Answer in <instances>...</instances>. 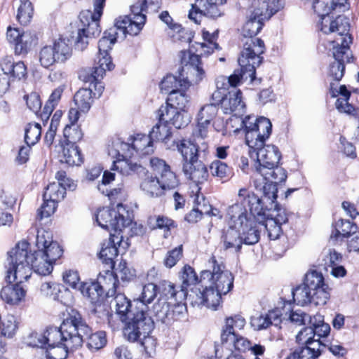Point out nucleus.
I'll return each instance as SVG.
<instances>
[{
    "mask_svg": "<svg viewBox=\"0 0 359 359\" xmlns=\"http://www.w3.org/2000/svg\"><path fill=\"white\" fill-rule=\"evenodd\" d=\"M159 18L163 22H164L166 25H168L171 29H172L173 30L176 31L178 33V34H179L178 39L180 40H181L182 38H184V34H187V37L185 39V41H187V42L191 41V39L192 37L191 32L188 33V32L186 31L184 28H182L181 27V25H173L172 26V19L170 16L168 11H163L160 14Z\"/></svg>",
    "mask_w": 359,
    "mask_h": 359,
    "instance_id": "obj_61",
    "label": "nucleus"
},
{
    "mask_svg": "<svg viewBox=\"0 0 359 359\" xmlns=\"http://www.w3.org/2000/svg\"><path fill=\"white\" fill-rule=\"evenodd\" d=\"M40 290L43 295L50 297L54 301L59 302L64 305L68 304V300L71 297L70 291L62 285L56 283H43L41 284Z\"/></svg>",
    "mask_w": 359,
    "mask_h": 359,
    "instance_id": "obj_28",
    "label": "nucleus"
},
{
    "mask_svg": "<svg viewBox=\"0 0 359 359\" xmlns=\"http://www.w3.org/2000/svg\"><path fill=\"white\" fill-rule=\"evenodd\" d=\"M106 0H93V13L89 11L81 12L79 19L82 27L79 28L74 41L75 48L83 51L88 45L90 38L98 36L101 32L100 19Z\"/></svg>",
    "mask_w": 359,
    "mask_h": 359,
    "instance_id": "obj_5",
    "label": "nucleus"
},
{
    "mask_svg": "<svg viewBox=\"0 0 359 359\" xmlns=\"http://www.w3.org/2000/svg\"><path fill=\"white\" fill-rule=\"evenodd\" d=\"M187 88H179L174 93H170L167 99L165 106L169 108H175L177 110L184 111L189 102V98L185 93Z\"/></svg>",
    "mask_w": 359,
    "mask_h": 359,
    "instance_id": "obj_46",
    "label": "nucleus"
},
{
    "mask_svg": "<svg viewBox=\"0 0 359 359\" xmlns=\"http://www.w3.org/2000/svg\"><path fill=\"white\" fill-rule=\"evenodd\" d=\"M128 246V238L124 240L123 234L110 232L109 241L102 244L99 253L100 259L110 268H113L114 265V259L118 254V248L126 250Z\"/></svg>",
    "mask_w": 359,
    "mask_h": 359,
    "instance_id": "obj_19",
    "label": "nucleus"
},
{
    "mask_svg": "<svg viewBox=\"0 0 359 359\" xmlns=\"http://www.w3.org/2000/svg\"><path fill=\"white\" fill-rule=\"evenodd\" d=\"M320 29L325 34L337 33L335 39L332 41L333 46H340L341 41L346 39L345 38L353 40L349 34V20L344 15H339L333 20H330L329 15L320 17Z\"/></svg>",
    "mask_w": 359,
    "mask_h": 359,
    "instance_id": "obj_13",
    "label": "nucleus"
},
{
    "mask_svg": "<svg viewBox=\"0 0 359 359\" xmlns=\"http://www.w3.org/2000/svg\"><path fill=\"white\" fill-rule=\"evenodd\" d=\"M209 264L212 270L202 271L201 282L206 278L210 279L212 287L224 295L226 294L233 287V274L231 271L224 270V266L222 263L219 264L215 257L210 259Z\"/></svg>",
    "mask_w": 359,
    "mask_h": 359,
    "instance_id": "obj_10",
    "label": "nucleus"
},
{
    "mask_svg": "<svg viewBox=\"0 0 359 359\" xmlns=\"http://www.w3.org/2000/svg\"><path fill=\"white\" fill-rule=\"evenodd\" d=\"M116 30L115 27V28L104 32L103 36L98 42V53L95 60L93 72L90 73V75H88V79L84 78V81L90 83L95 82L103 78L106 71H111L114 69V65L112 63L109 51L116 41L117 35L118 34Z\"/></svg>",
    "mask_w": 359,
    "mask_h": 359,
    "instance_id": "obj_7",
    "label": "nucleus"
},
{
    "mask_svg": "<svg viewBox=\"0 0 359 359\" xmlns=\"http://www.w3.org/2000/svg\"><path fill=\"white\" fill-rule=\"evenodd\" d=\"M132 140L134 154L140 156L151 154L154 152V142L151 137L144 134H137L130 139Z\"/></svg>",
    "mask_w": 359,
    "mask_h": 359,
    "instance_id": "obj_38",
    "label": "nucleus"
},
{
    "mask_svg": "<svg viewBox=\"0 0 359 359\" xmlns=\"http://www.w3.org/2000/svg\"><path fill=\"white\" fill-rule=\"evenodd\" d=\"M36 40L37 38L35 34H32L29 31L22 32L14 47L15 54L21 55L27 53L32 43Z\"/></svg>",
    "mask_w": 359,
    "mask_h": 359,
    "instance_id": "obj_48",
    "label": "nucleus"
},
{
    "mask_svg": "<svg viewBox=\"0 0 359 359\" xmlns=\"http://www.w3.org/2000/svg\"><path fill=\"white\" fill-rule=\"evenodd\" d=\"M261 226H264L267 231L268 237L271 240L278 239L282 233L281 225L276 223L273 219H265L262 223Z\"/></svg>",
    "mask_w": 359,
    "mask_h": 359,
    "instance_id": "obj_63",
    "label": "nucleus"
},
{
    "mask_svg": "<svg viewBox=\"0 0 359 359\" xmlns=\"http://www.w3.org/2000/svg\"><path fill=\"white\" fill-rule=\"evenodd\" d=\"M27 248L28 242L22 241L8 252L5 264L6 279L9 283H16L3 287L0 297L4 302L11 305L20 303L26 294V290L21 284L31 276V268L27 260Z\"/></svg>",
    "mask_w": 359,
    "mask_h": 359,
    "instance_id": "obj_3",
    "label": "nucleus"
},
{
    "mask_svg": "<svg viewBox=\"0 0 359 359\" xmlns=\"http://www.w3.org/2000/svg\"><path fill=\"white\" fill-rule=\"evenodd\" d=\"M353 227L351 222L344 219L339 220L335 224L334 231L330 236L331 239L337 240L339 237H348L350 236Z\"/></svg>",
    "mask_w": 359,
    "mask_h": 359,
    "instance_id": "obj_57",
    "label": "nucleus"
},
{
    "mask_svg": "<svg viewBox=\"0 0 359 359\" xmlns=\"http://www.w3.org/2000/svg\"><path fill=\"white\" fill-rule=\"evenodd\" d=\"M65 188L54 182L46 187L43 197L58 203L65 198Z\"/></svg>",
    "mask_w": 359,
    "mask_h": 359,
    "instance_id": "obj_52",
    "label": "nucleus"
},
{
    "mask_svg": "<svg viewBox=\"0 0 359 359\" xmlns=\"http://www.w3.org/2000/svg\"><path fill=\"white\" fill-rule=\"evenodd\" d=\"M310 4L319 17L328 15L334 8L332 0H313Z\"/></svg>",
    "mask_w": 359,
    "mask_h": 359,
    "instance_id": "obj_62",
    "label": "nucleus"
},
{
    "mask_svg": "<svg viewBox=\"0 0 359 359\" xmlns=\"http://www.w3.org/2000/svg\"><path fill=\"white\" fill-rule=\"evenodd\" d=\"M122 142L121 138L116 137L112 140L111 144L108 145V154L113 158L112 169L118 170L122 175H130L134 172H141L143 168L136 163H132L129 160L121 158V147L122 146H116V142Z\"/></svg>",
    "mask_w": 359,
    "mask_h": 359,
    "instance_id": "obj_20",
    "label": "nucleus"
},
{
    "mask_svg": "<svg viewBox=\"0 0 359 359\" xmlns=\"http://www.w3.org/2000/svg\"><path fill=\"white\" fill-rule=\"evenodd\" d=\"M180 279L182 280V285L180 287L184 289L188 292V288L191 286L195 287H200L199 285H196L198 283V278L194 271V269L189 265H185L180 272Z\"/></svg>",
    "mask_w": 359,
    "mask_h": 359,
    "instance_id": "obj_49",
    "label": "nucleus"
},
{
    "mask_svg": "<svg viewBox=\"0 0 359 359\" xmlns=\"http://www.w3.org/2000/svg\"><path fill=\"white\" fill-rule=\"evenodd\" d=\"M171 305L172 302H168L166 298L160 297L149 311L151 314L156 317V320L162 323L170 324Z\"/></svg>",
    "mask_w": 359,
    "mask_h": 359,
    "instance_id": "obj_35",
    "label": "nucleus"
},
{
    "mask_svg": "<svg viewBox=\"0 0 359 359\" xmlns=\"http://www.w3.org/2000/svg\"><path fill=\"white\" fill-rule=\"evenodd\" d=\"M140 188L151 197H159L165 194L157 177H147L142 182Z\"/></svg>",
    "mask_w": 359,
    "mask_h": 359,
    "instance_id": "obj_47",
    "label": "nucleus"
},
{
    "mask_svg": "<svg viewBox=\"0 0 359 359\" xmlns=\"http://www.w3.org/2000/svg\"><path fill=\"white\" fill-rule=\"evenodd\" d=\"M245 325V320L241 316L228 317L222 328L221 337H242Z\"/></svg>",
    "mask_w": 359,
    "mask_h": 359,
    "instance_id": "obj_33",
    "label": "nucleus"
},
{
    "mask_svg": "<svg viewBox=\"0 0 359 359\" xmlns=\"http://www.w3.org/2000/svg\"><path fill=\"white\" fill-rule=\"evenodd\" d=\"M168 149L177 150L182 156L183 163H192L198 160L201 154L203 153L205 155L208 149L207 142H201L199 146L197 143L194 142L190 140L182 139L175 140L170 145H168Z\"/></svg>",
    "mask_w": 359,
    "mask_h": 359,
    "instance_id": "obj_15",
    "label": "nucleus"
},
{
    "mask_svg": "<svg viewBox=\"0 0 359 359\" xmlns=\"http://www.w3.org/2000/svg\"><path fill=\"white\" fill-rule=\"evenodd\" d=\"M304 284L314 293V299L320 305H325L330 296V288L325 282L321 272L309 271L305 276Z\"/></svg>",
    "mask_w": 359,
    "mask_h": 359,
    "instance_id": "obj_18",
    "label": "nucleus"
},
{
    "mask_svg": "<svg viewBox=\"0 0 359 359\" xmlns=\"http://www.w3.org/2000/svg\"><path fill=\"white\" fill-rule=\"evenodd\" d=\"M266 175L254 173L253 182L256 189L263 191V200L264 206L271 208L276 206L275 203L277 199V184L283 182L287 179L286 171L278 165L266 172Z\"/></svg>",
    "mask_w": 359,
    "mask_h": 359,
    "instance_id": "obj_6",
    "label": "nucleus"
},
{
    "mask_svg": "<svg viewBox=\"0 0 359 359\" xmlns=\"http://www.w3.org/2000/svg\"><path fill=\"white\" fill-rule=\"evenodd\" d=\"M158 122L153 126L150 131L149 136L153 142L162 141L168 147V145H170L169 143L170 137L171 135L170 128L168 126V122H164V121L161 120V113H158Z\"/></svg>",
    "mask_w": 359,
    "mask_h": 359,
    "instance_id": "obj_42",
    "label": "nucleus"
},
{
    "mask_svg": "<svg viewBox=\"0 0 359 359\" xmlns=\"http://www.w3.org/2000/svg\"><path fill=\"white\" fill-rule=\"evenodd\" d=\"M1 70L8 76L21 79L27 75V67L23 62H15L11 57H4L0 62Z\"/></svg>",
    "mask_w": 359,
    "mask_h": 359,
    "instance_id": "obj_32",
    "label": "nucleus"
},
{
    "mask_svg": "<svg viewBox=\"0 0 359 359\" xmlns=\"http://www.w3.org/2000/svg\"><path fill=\"white\" fill-rule=\"evenodd\" d=\"M270 208L247 189H241L236 202L227 209L226 217L237 228L242 244L252 245L260 239L261 223L269 215Z\"/></svg>",
    "mask_w": 359,
    "mask_h": 359,
    "instance_id": "obj_1",
    "label": "nucleus"
},
{
    "mask_svg": "<svg viewBox=\"0 0 359 359\" xmlns=\"http://www.w3.org/2000/svg\"><path fill=\"white\" fill-rule=\"evenodd\" d=\"M157 290L158 286L156 284L153 283L145 284L139 297L134 299L135 307H140V304H142L145 306L147 310L149 311L148 304H151L156 298Z\"/></svg>",
    "mask_w": 359,
    "mask_h": 359,
    "instance_id": "obj_45",
    "label": "nucleus"
},
{
    "mask_svg": "<svg viewBox=\"0 0 359 359\" xmlns=\"http://www.w3.org/2000/svg\"><path fill=\"white\" fill-rule=\"evenodd\" d=\"M97 282L102 285L103 292H106L107 297H113L116 294L118 280L113 271L107 270L104 274L100 273Z\"/></svg>",
    "mask_w": 359,
    "mask_h": 359,
    "instance_id": "obj_41",
    "label": "nucleus"
},
{
    "mask_svg": "<svg viewBox=\"0 0 359 359\" xmlns=\"http://www.w3.org/2000/svg\"><path fill=\"white\" fill-rule=\"evenodd\" d=\"M88 75H90V74H81L79 75V77L83 80H84V78H86V79H88ZM99 80L100 79L93 83L90 82L89 88H81L74 95V102L75 103V105L78 107L81 112L86 113L87 111H89V109L91 107V104L93 102V98L92 95L93 90L90 88L92 85L94 86L95 88H96L97 86H98V93L99 95H100L103 87L102 86L101 83L98 82ZM83 81L86 83H89V81Z\"/></svg>",
    "mask_w": 359,
    "mask_h": 359,
    "instance_id": "obj_22",
    "label": "nucleus"
},
{
    "mask_svg": "<svg viewBox=\"0 0 359 359\" xmlns=\"http://www.w3.org/2000/svg\"><path fill=\"white\" fill-rule=\"evenodd\" d=\"M79 290L95 305L100 304L103 299V288L97 281L81 283Z\"/></svg>",
    "mask_w": 359,
    "mask_h": 359,
    "instance_id": "obj_36",
    "label": "nucleus"
},
{
    "mask_svg": "<svg viewBox=\"0 0 359 359\" xmlns=\"http://www.w3.org/2000/svg\"><path fill=\"white\" fill-rule=\"evenodd\" d=\"M39 60L41 65L46 69L57 62L51 46H45L39 50Z\"/></svg>",
    "mask_w": 359,
    "mask_h": 359,
    "instance_id": "obj_55",
    "label": "nucleus"
},
{
    "mask_svg": "<svg viewBox=\"0 0 359 359\" xmlns=\"http://www.w3.org/2000/svg\"><path fill=\"white\" fill-rule=\"evenodd\" d=\"M93 337L92 329L83 321L79 313L71 314L59 326L49 325L43 331L41 337Z\"/></svg>",
    "mask_w": 359,
    "mask_h": 359,
    "instance_id": "obj_8",
    "label": "nucleus"
},
{
    "mask_svg": "<svg viewBox=\"0 0 359 359\" xmlns=\"http://www.w3.org/2000/svg\"><path fill=\"white\" fill-rule=\"evenodd\" d=\"M240 65V69L234 71L233 74L227 77V80L230 86L236 87L239 84L240 81L243 79H247L248 78H250L251 81H253L255 78V70L257 67L259 65H255L252 71L248 70V68H245V67H242L241 65L238 62Z\"/></svg>",
    "mask_w": 359,
    "mask_h": 359,
    "instance_id": "obj_51",
    "label": "nucleus"
},
{
    "mask_svg": "<svg viewBox=\"0 0 359 359\" xmlns=\"http://www.w3.org/2000/svg\"><path fill=\"white\" fill-rule=\"evenodd\" d=\"M161 292L160 297H163L168 300L183 302L189 297L187 291L180 287V290L175 289V286L171 282L163 280L160 283L158 287Z\"/></svg>",
    "mask_w": 359,
    "mask_h": 359,
    "instance_id": "obj_39",
    "label": "nucleus"
},
{
    "mask_svg": "<svg viewBox=\"0 0 359 359\" xmlns=\"http://www.w3.org/2000/svg\"><path fill=\"white\" fill-rule=\"evenodd\" d=\"M182 74H180L179 78L172 74L165 76L160 83L161 90L170 95L180 88H188L190 86L191 81L187 78H182Z\"/></svg>",
    "mask_w": 359,
    "mask_h": 359,
    "instance_id": "obj_34",
    "label": "nucleus"
},
{
    "mask_svg": "<svg viewBox=\"0 0 359 359\" xmlns=\"http://www.w3.org/2000/svg\"><path fill=\"white\" fill-rule=\"evenodd\" d=\"M96 221L98 225L104 229L110 231L112 233L122 234L123 230L119 228L117 218L114 217L113 209L102 208L96 214Z\"/></svg>",
    "mask_w": 359,
    "mask_h": 359,
    "instance_id": "obj_29",
    "label": "nucleus"
},
{
    "mask_svg": "<svg viewBox=\"0 0 359 359\" xmlns=\"http://www.w3.org/2000/svg\"><path fill=\"white\" fill-rule=\"evenodd\" d=\"M223 0H196L189 11V18L196 23H200L203 15L209 18H217L222 15L219 4H222Z\"/></svg>",
    "mask_w": 359,
    "mask_h": 359,
    "instance_id": "obj_21",
    "label": "nucleus"
},
{
    "mask_svg": "<svg viewBox=\"0 0 359 359\" xmlns=\"http://www.w3.org/2000/svg\"><path fill=\"white\" fill-rule=\"evenodd\" d=\"M65 144H74L80 141L83 137V133L79 127L76 124L67 125L64 128Z\"/></svg>",
    "mask_w": 359,
    "mask_h": 359,
    "instance_id": "obj_60",
    "label": "nucleus"
},
{
    "mask_svg": "<svg viewBox=\"0 0 359 359\" xmlns=\"http://www.w3.org/2000/svg\"><path fill=\"white\" fill-rule=\"evenodd\" d=\"M217 112L218 107L215 103L205 104L200 109L196 120L211 123L217 116Z\"/></svg>",
    "mask_w": 359,
    "mask_h": 359,
    "instance_id": "obj_54",
    "label": "nucleus"
},
{
    "mask_svg": "<svg viewBox=\"0 0 359 359\" xmlns=\"http://www.w3.org/2000/svg\"><path fill=\"white\" fill-rule=\"evenodd\" d=\"M158 182L165 192L173 189L179 184V181L175 172L171 169L160 175Z\"/></svg>",
    "mask_w": 359,
    "mask_h": 359,
    "instance_id": "obj_58",
    "label": "nucleus"
},
{
    "mask_svg": "<svg viewBox=\"0 0 359 359\" xmlns=\"http://www.w3.org/2000/svg\"><path fill=\"white\" fill-rule=\"evenodd\" d=\"M312 325L305 327L303 330L299 331L296 337H301L304 332L306 335L312 334L313 337H328L330 332V326L325 323L323 320H319L318 323H310Z\"/></svg>",
    "mask_w": 359,
    "mask_h": 359,
    "instance_id": "obj_50",
    "label": "nucleus"
},
{
    "mask_svg": "<svg viewBox=\"0 0 359 359\" xmlns=\"http://www.w3.org/2000/svg\"><path fill=\"white\" fill-rule=\"evenodd\" d=\"M149 222L152 229H164L167 232L174 226V222L164 216L151 217L149 218Z\"/></svg>",
    "mask_w": 359,
    "mask_h": 359,
    "instance_id": "obj_64",
    "label": "nucleus"
},
{
    "mask_svg": "<svg viewBox=\"0 0 359 359\" xmlns=\"http://www.w3.org/2000/svg\"><path fill=\"white\" fill-rule=\"evenodd\" d=\"M41 135V127L40 124L29 123L25 128V142L34 145L40 140Z\"/></svg>",
    "mask_w": 359,
    "mask_h": 359,
    "instance_id": "obj_56",
    "label": "nucleus"
},
{
    "mask_svg": "<svg viewBox=\"0 0 359 359\" xmlns=\"http://www.w3.org/2000/svg\"><path fill=\"white\" fill-rule=\"evenodd\" d=\"M222 295L210 285L204 288L201 285V287L191 288L189 298L191 299L192 304L217 310L220 306Z\"/></svg>",
    "mask_w": 359,
    "mask_h": 359,
    "instance_id": "obj_16",
    "label": "nucleus"
},
{
    "mask_svg": "<svg viewBox=\"0 0 359 359\" xmlns=\"http://www.w3.org/2000/svg\"><path fill=\"white\" fill-rule=\"evenodd\" d=\"M293 300L297 304L305 306L308 304H313L316 306L320 305L314 299V293L309 290L304 283L297 286L292 291Z\"/></svg>",
    "mask_w": 359,
    "mask_h": 359,
    "instance_id": "obj_44",
    "label": "nucleus"
},
{
    "mask_svg": "<svg viewBox=\"0 0 359 359\" xmlns=\"http://www.w3.org/2000/svg\"><path fill=\"white\" fill-rule=\"evenodd\" d=\"M229 226L224 230L221 237V244L225 250H231L235 252H241L242 248V242L237 228L234 227L233 224H231L229 219Z\"/></svg>",
    "mask_w": 359,
    "mask_h": 359,
    "instance_id": "obj_30",
    "label": "nucleus"
},
{
    "mask_svg": "<svg viewBox=\"0 0 359 359\" xmlns=\"http://www.w3.org/2000/svg\"><path fill=\"white\" fill-rule=\"evenodd\" d=\"M219 46L217 43H196V51L198 54H191L189 55L188 63L185 65V69L192 76V82L198 83L205 76V71L201 66V57L208 56L213 53L215 49H217Z\"/></svg>",
    "mask_w": 359,
    "mask_h": 359,
    "instance_id": "obj_12",
    "label": "nucleus"
},
{
    "mask_svg": "<svg viewBox=\"0 0 359 359\" xmlns=\"http://www.w3.org/2000/svg\"><path fill=\"white\" fill-rule=\"evenodd\" d=\"M146 12L142 1H137L131 6V15L119 17L116 20L115 26L118 31L122 32L123 37L126 34L137 35L142 29L146 21Z\"/></svg>",
    "mask_w": 359,
    "mask_h": 359,
    "instance_id": "obj_11",
    "label": "nucleus"
},
{
    "mask_svg": "<svg viewBox=\"0 0 359 359\" xmlns=\"http://www.w3.org/2000/svg\"><path fill=\"white\" fill-rule=\"evenodd\" d=\"M320 339V338L317 340L308 338L305 341V346L299 348V359H318L322 353V344Z\"/></svg>",
    "mask_w": 359,
    "mask_h": 359,
    "instance_id": "obj_40",
    "label": "nucleus"
},
{
    "mask_svg": "<svg viewBox=\"0 0 359 359\" xmlns=\"http://www.w3.org/2000/svg\"><path fill=\"white\" fill-rule=\"evenodd\" d=\"M182 170L185 176L196 185L204 183L209 177L207 167L198 160L194 163H183Z\"/></svg>",
    "mask_w": 359,
    "mask_h": 359,
    "instance_id": "obj_27",
    "label": "nucleus"
},
{
    "mask_svg": "<svg viewBox=\"0 0 359 359\" xmlns=\"http://www.w3.org/2000/svg\"><path fill=\"white\" fill-rule=\"evenodd\" d=\"M210 170L212 176L220 180L228 179L231 175V168L219 160H215L210 163Z\"/></svg>",
    "mask_w": 359,
    "mask_h": 359,
    "instance_id": "obj_53",
    "label": "nucleus"
},
{
    "mask_svg": "<svg viewBox=\"0 0 359 359\" xmlns=\"http://www.w3.org/2000/svg\"><path fill=\"white\" fill-rule=\"evenodd\" d=\"M60 161L69 166L80 165L83 162V158L78 146L74 144H64Z\"/></svg>",
    "mask_w": 359,
    "mask_h": 359,
    "instance_id": "obj_37",
    "label": "nucleus"
},
{
    "mask_svg": "<svg viewBox=\"0 0 359 359\" xmlns=\"http://www.w3.org/2000/svg\"><path fill=\"white\" fill-rule=\"evenodd\" d=\"M29 243H28L27 260L31 268V273L33 270L35 273L41 276L49 275L53 271V265L44 256L43 251L38 250L33 254L29 255Z\"/></svg>",
    "mask_w": 359,
    "mask_h": 359,
    "instance_id": "obj_25",
    "label": "nucleus"
},
{
    "mask_svg": "<svg viewBox=\"0 0 359 359\" xmlns=\"http://www.w3.org/2000/svg\"><path fill=\"white\" fill-rule=\"evenodd\" d=\"M158 113H161V120L168 122V124H172L178 129L185 127L190 121L187 112L177 110L175 108H169L168 106H161Z\"/></svg>",
    "mask_w": 359,
    "mask_h": 359,
    "instance_id": "obj_26",
    "label": "nucleus"
},
{
    "mask_svg": "<svg viewBox=\"0 0 359 359\" xmlns=\"http://www.w3.org/2000/svg\"><path fill=\"white\" fill-rule=\"evenodd\" d=\"M341 41L340 46H333V56L335 61L330 67V74L336 81H340L344 76V64L352 62L353 57L350 50V44L352 40L345 38Z\"/></svg>",
    "mask_w": 359,
    "mask_h": 359,
    "instance_id": "obj_14",
    "label": "nucleus"
},
{
    "mask_svg": "<svg viewBox=\"0 0 359 359\" xmlns=\"http://www.w3.org/2000/svg\"><path fill=\"white\" fill-rule=\"evenodd\" d=\"M241 127L243 129L245 142L249 147V155L255 159V173L266 175L269 170L278 164L281 154L275 145L265 144L269 137L272 124L266 117H255L253 115L246 116L241 120Z\"/></svg>",
    "mask_w": 359,
    "mask_h": 359,
    "instance_id": "obj_2",
    "label": "nucleus"
},
{
    "mask_svg": "<svg viewBox=\"0 0 359 359\" xmlns=\"http://www.w3.org/2000/svg\"><path fill=\"white\" fill-rule=\"evenodd\" d=\"M74 338H60L61 341L56 346L49 343L48 338H34V342L28 346L46 349L47 359H65L69 351H73L70 346Z\"/></svg>",
    "mask_w": 359,
    "mask_h": 359,
    "instance_id": "obj_17",
    "label": "nucleus"
},
{
    "mask_svg": "<svg viewBox=\"0 0 359 359\" xmlns=\"http://www.w3.org/2000/svg\"><path fill=\"white\" fill-rule=\"evenodd\" d=\"M135 307V313L125 322L123 334L125 337H149L154 329V322L148 314L144 304Z\"/></svg>",
    "mask_w": 359,
    "mask_h": 359,
    "instance_id": "obj_9",
    "label": "nucleus"
},
{
    "mask_svg": "<svg viewBox=\"0 0 359 359\" xmlns=\"http://www.w3.org/2000/svg\"><path fill=\"white\" fill-rule=\"evenodd\" d=\"M36 246L53 264L62 255V250L57 242L53 241L49 232H38Z\"/></svg>",
    "mask_w": 359,
    "mask_h": 359,
    "instance_id": "obj_23",
    "label": "nucleus"
},
{
    "mask_svg": "<svg viewBox=\"0 0 359 359\" xmlns=\"http://www.w3.org/2000/svg\"><path fill=\"white\" fill-rule=\"evenodd\" d=\"M266 18L262 10L255 8L242 28L243 48L238 61L242 67L251 72H253L255 65H260L262 62V55L265 51V45L261 39L255 36L262 30L264 20Z\"/></svg>",
    "mask_w": 359,
    "mask_h": 359,
    "instance_id": "obj_4",
    "label": "nucleus"
},
{
    "mask_svg": "<svg viewBox=\"0 0 359 359\" xmlns=\"http://www.w3.org/2000/svg\"><path fill=\"white\" fill-rule=\"evenodd\" d=\"M32 14L33 7L32 3L30 1H24L20 3L18 8L16 18L21 25H26L30 22Z\"/></svg>",
    "mask_w": 359,
    "mask_h": 359,
    "instance_id": "obj_59",
    "label": "nucleus"
},
{
    "mask_svg": "<svg viewBox=\"0 0 359 359\" xmlns=\"http://www.w3.org/2000/svg\"><path fill=\"white\" fill-rule=\"evenodd\" d=\"M245 104L242 100L240 90H233L225 95L222 102V109L224 114H233L236 117L242 116L245 113Z\"/></svg>",
    "mask_w": 359,
    "mask_h": 359,
    "instance_id": "obj_24",
    "label": "nucleus"
},
{
    "mask_svg": "<svg viewBox=\"0 0 359 359\" xmlns=\"http://www.w3.org/2000/svg\"><path fill=\"white\" fill-rule=\"evenodd\" d=\"M114 305L116 313L118 316L120 320L125 323L135 313V303L131 301L121 292H116L114 295Z\"/></svg>",
    "mask_w": 359,
    "mask_h": 359,
    "instance_id": "obj_31",
    "label": "nucleus"
},
{
    "mask_svg": "<svg viewBox=\"0 0 359 359\" xmlns=\"http://www.w3.org/2000/svg\"><path fill=\"white\" fill-rule=\"evenodd\" d=\"M51 46L57 62L63 63L72 57V48L69 39L62 37L59 38L53 42Z\"/></svg>",
    "mask_w": 359,
    "mask_h": 359,
    "instance_id": "obj_43",
    "label": "nucleus"
}]
</instances>
